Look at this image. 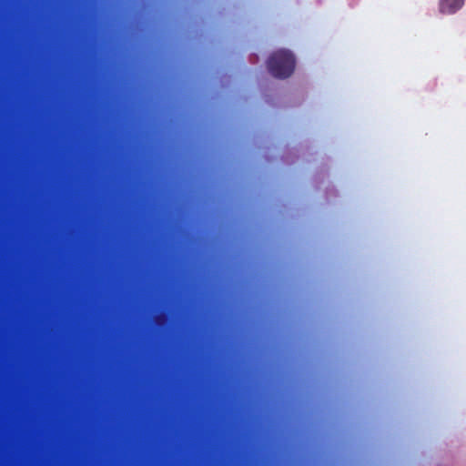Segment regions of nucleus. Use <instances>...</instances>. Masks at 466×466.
Wrapping results in <instances>:
<instances>
[{"label":"nucleus","instance_id":"1","mask_svg":"<svg viewBox=\"0 0 466 466\" xmlns=\"http://www.w3.org/2000/svg\"><path fill=\"white\" fill-rule=\"evenodd\" d=\"M267 65L269 73L274 77L284 79L294 72L296 60L290 51L280 49L268 57Z\"/></svg>","mask_w":466,"mask_h":466},{"label":"nucleus","instance_id":"2","mask_svg":"<svg viewBox=\"0 0 466 466\" xmlns=\"http://www.w3.org/2000/svg\"><path fill=\"white\" fill-rule=\"evenodd\" d=\"M464 0H440L439 9L441 14L451 15L460 10Z\"/></svg>","mask_w":466,"mask_h":466}]
</instances>
